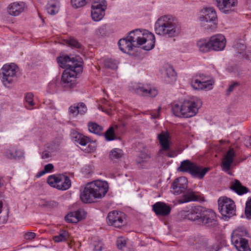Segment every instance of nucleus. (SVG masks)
Listing matches in <instances>:
<instances>
[{
	"instance_id": "nucleus-58",
	"label": "nucleus",
	"mask_w": 251,
	"mask_h": 251,
	"mask_svg": "<svg viewBox=\"0 0 251 251\" xmlns=\"http://www.w3.org/2000/svg\"><path fill=\"white\" fill-rule=\"evenodd\" d=\"M239 85V83L237 82H234L231 84L227 90V93H230L233 91L234 88Z\"/></svg>"
},
{
	"instance_id": "nucleus-39",
	"label": "nucleus",
	"mask_w": 251,
	"mask_h": 251,
	"mask_svg": "<svg viewBox=\"0 0 251 251\" xmlns=\"http://www.w3.org/2000/svg\"><path fill=\"white\" fill-rule=\"evenodd\" d=\"M33 95L31 93H27L25 96V99L26 104L25 106L29 110L33 109L32 106L35 104L33 101Z\"/></svg>"
},
{
	"instance_id": "nucleus-57",
	"label": "nucleus",
	"mask_w": 251,
	"mask_h": 251,
	"mask_svg": "<svg viewBox=\"0 0 251 251\" xmlns=\"http://www.w3.org/2000/svg\"><path fill=\"white\" fill-rule=\"evenodd\" d=\"M15 159L21 158L24 156V152L22 151L16 150L14 153Z\"/></svg>"
},
{
	"instance_id": "nucleus-48",
	"label": "nucleus",
	"mask_w": 251,
	"mask_h": 251,
	"mask_svg": "<svg viewBox=\"0 0 251 251\" xmlns=\"http://www.w3.org/2000/svg\"><path fill=\"white\" fill-rule=\"evenodd\" d=\"M67 43L71 47L76 49H81L82 45L75 39L70 38L67 40Z\"/></svg>"
},
{
	"instance_id": "nucleus-46",
	"label": "nucleus",
	"mask_w": 251,
	"mask_h": 251,
	"mask_svg": "<svg viewBox=\"0 0 251 251\" xmlns=\"http://www.w3.org/2000/svg\"><path fill=\"white\" fill-rule=\"evenodd\" d=\"M150 158V154L145 151H141L137 159V162L138 163H142L147 162Z\"/></svg>"
},
{
	"instance_id": "nucleus-14",
	"label": "nucleus",
	"mask_w": 251,
	"mask_h": 251,
	"mask_svg": "<svg viewBox=\"0 0 251 251\" xmlns=\"http://www.w3.org/2000/svg\"><path fill=\"white\" fill-rule=\"evenodd\" d=\"M124 213L121 212L113 211L108 213L107 222L109 226L120 228L124 225Z\"/></svg>"
},
{
	"instance_id": "nucleus-1",
	"label": "nucleus",
	"mask_w": 251,
	"mask_h": 251,
	"mask_svg": "<svg viewBox=\"0 0 251 251\" xmlns=\"http://www.w3.org/2000/svg\"><path fill=\"white\" fill-rule=\"evenodd\" d=\"M108 188V184L106 181L98 179L88 183L80 193V199L85 203L93 202L95 199L104 197Z\"/></svg>"
},
{
	"instance_id": "nucleus-36",
	"label": "nucleus",
	"mask_w": 251,
	"mask_h": 251,
	"mask_svg": "<svg viewBox=\"0 0 251 251\" xmlns=\"http://www.w3.org/2000/svg\"><path fill=\"white\" fill-rule=\"evenodd\" d=\"M88 127L90 132L98 135H100L103 130L102 126L95 122H89Z\"/></svg>"
},
{
	"instance_id": "nucleus-53",
	"label": "nucleus",
	"mask_w": 251,
	"mask_h": 251,
	"mask_svg": "<svg viewBox=\"0 0 251 251\" xmlns=\"http://www.w3.org/2000/svg\"><path fill=\"white\" fill-rule=\"evenodd\" d=\"M74 212L76 214L75 215L76 216L79 221L82 220L86 216V213L83 209H78Z\"/></svg>"
},
{
	"instance_id": "nucleus-30",
	"label": "nucleus",
	"mask_w": 251,
	"mask_h": 251,
	"mask_svg": "<svg viewBox=\"0 0 251 251\" xmlns=\"http://www.w3.org/2000/svg\"><path fill=\"white\" fill-rule=\"evenodd\" d=\"M198 200V198L194 192L188 191L183 195L181 199L178 200V202L183 203L192 201H196Z\"/></svg>"
},
{
	"instance_id": "nucleus-47",
	"label": "nucleus",
	"mask_w": 251,
	"mask_h": 251,
	"mask_svg": "<svg viewBox=\"0 0 251 251\" xmlns=\"http://www.w3.org/2000/svg\"><path fill=\"white\" fill-rule=\"evenodd\" d=\"M74 212H72L68 214L65 217L66 221L68 223H77L79 221L75 216Z\"/></svg>"
},
{
	"instance_id": "nucleus-13",
	"label": "nucleus",
	"mask_w": 251,
	"mask_h": 251,
	"mask_svg": "<svg viewBox=\"0 0 251 251\" xmlns=\"http://www.w3.org/2000/svg\"><path fill=\"white\" fill-rule=\"evenodd\" d=\"M131 89L137 94L143 96L154 97L158 94L156 89L142 84H135L132 86Z\"/></svg>"
},
{
	"instance_id": "nucleus-63",
	"label": "nucleus",
	"mask_w": 251,
	"mask_h": 251,
	"mask_svg": "<svg viewBox=\"0 0 251 251\" xmlns=\"http://www.w3.org/2000/svg\"><path fill=\"white\" fill-rule=\"evenodd\" d=\"M160 108H159L157 111H156V112H155L154 113H152L151 114V117L152 118H153V119L158 118L159 116V111H160Z\"/></svg>"
},
{
	"instance_id": "nucleus-38",
	"label": "nucleus",
	"mask_w": 251,
	"mask_h": 251,
	"mask_svg": "<svg viewBox=\"0 0 251 251\" xmlns=\"http://www.w3.org/2000/svg\"><path fill=\"white\" fill-rule=\"evenodd\" d=\"M107 7V4L105 0H94L92 8L102 9L105 10Z\"/></svg>"
},
{
	"instance_id": "nucleus-12",
	"label": "nucleus",
	"mask_w": 251,
	"mask_h": 251,
	"mask_svg": "<svg viewBox=\"0 0 251 251\" xmlns=\"http://www.w3.org/2000/svg\"><path fill=\"white\" fill-rule=\"evenodd\" d=\"M219 10L225 14L234 12L238 5V0H215Z\"/></svg>"
},
{
	"instance_id": "nucleus-44",
	"label": "nucleus",
	"mask_w": 251,
	"mask_h": 251,
	"mask_svg": "<svg viewBox=\"0 0 251 251\" xmlns=\"http://www.w3.org/2000/svg\"><path fill=\"white\" fill-rule=\"evenodd\" d=\"M247 232L243 227H239L233 230L231 236H238L240 238L245 237L247 235Z\"/></svg>"
},
{
	"instance_id": "nucleus-35",
	"label": "nucleus",
	"mask_w": 251,
	"mask_h": 251,
	"mask_svg": "<svg viewBox=\"0 0 251 251\" xmlns=\"http://www.w3.org/2000/svg\"><path fill=\"white\" fill-rule=\"evenodd\" d=\"M105 15V10L102 9H93L91 10V17L95 22L100 21Z\"/></svg>"
},
{
	"instance_id": "nucleus-40",
	"label": "nucleus",
	"mask_w": 251,
	"mask_h": 251,
	"mask_svg": "<svg viewBox=\"0 0 251 251\" xmlns=\"http://www.w3.org/2000/svg\"><path fill=\"white\" fill-rule=\"evenodd\" d=\"M59 175H52L50 176L47 179L48 183L52 187L57 189V185H58Z\"/></svg>"
},
{
	"instance_id": "nucleus-37",
	"label": "nucleus",
	"mask_w": 251,
	"mask_h": 251,
	"mask_svg": "<svg viewBox=\"0 0 251 251\" xmlns=\"http://www.w3.org/2000/svg\"><path fill=\"white\" fill-rule=\"evenodd\" d=\"M69 237V234L66 230H61L58 235L53 237L55 242H60L66 241Z\"/></svg>"
},
{
	"instance_id": "nucleus-24",
	"label": "nucleus",
	"mask_w": 251,
	"mask_h": 251,
	"mask_svg": "<svg viewBox=\"0 0 251 251\" xmlns=\"http://www.w3.org/2000/svg\"><path fill=\"white\" fill-rule=\"evenodd\" d=\"M71 136L75 144H79L81 146H85L90 142V139L89 137L76 131L73 130L71 132Z\"/></svg>"
},
{
	"instance_id": "nucleus-31",
	"label": "nucleus",
	"mask_w": 251,
	"mask_h": 251,
	"mask_svg": "<svg viewBox=\"0 0 251 251\" xmlns=\"http://www.w3.org/2000/svg\"><path fill=\"white\" fill-rule=\"evenodd\" d=\"M59 3L57 0H50L46 6V10L50 15H55L59 11Z\"/></svg>"
},
{
	"instance_id": "nucleus-49",
	"label": "nucleus",
	"mask_w": 251,
	"mask_h": 251,
	"mask_svg": "<svg viewBox=\"0 0 251 251\" xmlns=\"http://www.w3.org/2000/svg\"><path fill=\"white\" fill-rule=\"evenodd\" d=\"M72 5L75 8L84 6L86 4V0H71Z\"/></svg>"
},
{
	"instance_id": "nucleus-6",
	"label": "nucleus",
	"mask_w": 251,
	"mask_h": 251,
	"mask_svg": "<svg viewBox=\"0 0 251 251\" xmlns=\"http://www.w3.org/2000/svg\"><path fill=\"white\" fill-rule=\"evenodd\" d=\"M199 21L205 29H212L217 24L218 18L216 12L213 7H206L200 13Z\"/></svg>"
},
{
	"instance_id": "nucleus-32",
	"label": "nucleus",
	"mask_w": 251,
	"mask_h": 251,
	"mask_svg": "<svg viewBox=\"0 0 251 251\" xmlns=\"http://www.w3.org/2000/svg\"><path fill=\"white\" fill-rule=\"evenodd\" d=\"M197 45L201 52H207L211 50L210 39H201L198 41Z\"/></svg>"
},
{
	"instance_id": "nucleus-43",
	"label": "nucleus",
	"mask_w": 251,
	"mask_h": 251,
	"mask_svg": "<svg viewBox=\"0 0 251 251\" xmlns=\"http://www.w3.org/2000/svg\"><path fill=\"white\" fill-rule=\"evenodd\" d=\"M226 71L238 76L240 75L241 70L237 65H228L226 68Z\"/></svg>"
},
{
	"instance_id": "nucleus-7",
	"label": "nucleus",
	"mask_w": 251,
	"mask_h": 251,
	"mask_svg": "<svg viewBox=\"0 0 251 251\" xmlns=\"http://www.w3.org/2000/svg\"><path fill=\"white\" fill-rule=\"evenodd\" d=\"M19 71L18 66L14 63L6 64L0 70V77L4 86L13 83L17 78Z\"/></svg>"
},
{
	"instance_id": "nucleus-56",
	"label": "nucleus",
	"mask_w": 251,
	"mask_h": 251,
	"mask_svg": "<svg viewBox=\"0 0 251 251\" xmlns=\"http://www.w3.org/2000/svg\"><path fill=\"white\" fill-rule=\"evenodd\" d=\"M36 236V234L34 232H29L25 233L24 235V238L26 240H31L33 239Z\"/></svg>"
},
{
	"instance_id": "nucleus-52",
	"label": "nucleus",
	"mask_w": 251,
	"mask_h": 251,
	"mask_svg": "<svg viewBox=\"0 0 251 251\" xmlns=\"http://www.w3.org/2000/svg\"><path fill=\"white\" fill-rule=\"evenodd\" d=\"M94 251H101L103 249V243L99 240L94 242Z\"/></svg>"
},
{
	"instance_id": "nucleus-64",
	"label": "nucleus",
	"mask_w": 251,
	"mask_h": 251,
	"mask_svg": "<svg viewBox=\"0 0 251 251\" xmlns=\"http://www.w3.org/2000/svg\"><path fill=\"white\" fill-rule=\"evenodd\" d=\"M98 108H99V109H100V110H101V111H103V112H105V113H106L108 115H110V112H109L108 111H107V110H106V109H105V108H104L102 106H101V105H99V106H98Z\"/></svg>"
},
{
	"instance_id": "nucleus-34",
	"label": "nucleus",
	"mask_w": 251,
	"mask_h": 251,
	"mask_svg": "<svg viewBox=\"0 0 251 251\" xmlns=\"http://www.w3.org/2000/svg\"><path fill=\"white\" fill-rule=\"evenodd\" d=\"M233 48L235 51V55L238 56L244 52L246 47L243 41H237L234 42Z\"/></svg>"
},
{
	"instance_id": "nucleus-54",
	"label": "nucleus",
	"mask_w": 251,
	"mask_h": 251,
	"mask_svg": "<svg viewBox=\"0 0 251 251\" xmlns=\"http://www.w3.org/2000/svg\"><path fill=\"white\" fill-rule=\"evenodd\" d=\"M126 241L123 237H119L117 240V246L120 249H122L126 246Z\"/></svg>"
},
{
	"instance_id": "nucleus-21",
	"label": "nucleus",
	"mask_w": 251,
	"mask_h": 251,
	"mask_svg": "<svg viewBox=\"0 0 251 251\" xmlns=\"http://www.w3.org/2000/svg\"><path fill=\"white\" fill-rule=\"evenodd\" d=\"M231 242L238 251H251L248 241L243 237L231 236Z\"/></svg>"
},
{
	"instance_id": "nucleus-50",
	"label": "nucleus",
	"mask_w": 251,
	"mask_h": 251,
	"mask_svg": "<svg viewBox=\"0 0 251 251\" xmlns=\"http://www.w3.org/2000/svg\"><path fill=\"white\" fill-rule=\"evenodd\" d=\"M245 214L248 219H251V198L246 203Z\"/></svg>"
},
{
	"instance_id": "nucleus-41",
	"label": "nucleus",
	"mask_w": 251,
	"mask_h": 251,
	"mask_svg": "<svg viewBox=\"0 0 251 251\" xmlns=\"http://www.w3.org/2000/svg\"><path fill=\"white\" fill-rule=\"evenodd\" d=\"M104 64L106 68L112 70H116L118 68L117 61L111 58H108L105 60Z\"/></svg>"
},
{
	"instance_id": "nucleus-27",
	"label": "nucleus",
	"mask_w": 251,
	"mask_h": 251,
	"mask_svg": "<svg viewBox=\"0 0 251 251\" xmlns=\"http://www.w3.org/2000/svg\"><path fill=\"white\" fill-rule=\"evenodd\" d=\"M118 45L120 50L125 53H128L134 48L130 40L128 39L127 36L121 39L118 42Z\"/></svg>"
},
{
	"instance_id": "nucleus-42",
	"label": "nucleus",
	"mask_w": 251,
	"mask_h": 251,
	"mask_svg": "<svg viewBox=\"0 0 251 251\" xmlns=\"http://www.w3.org/2000/svg\"><path fill=\"white\" fill-rule=\"evenodd\" d=\"M104 136L106 140L108 141H113L117 138L115 134L114 127H110L104 133Z\"/></svg>"
},
{
	"instance_id": "nucleus-59",
	"label": "nucleus",
	"mask_w": 251,
	"mask_h": 251,
	"mask_svg": "<svg viewBox=\"0 0 251 251\" xmlns=\"http://www.w3.org/2000/svg\"><path fill=\"white\" fill-rule=\"evenodd\" d=\"M2 208V202L0 200V213L1 212ZM7 220V216H6L3 218H1V217H0V224L4 223L5 222H6Z\"/></svg>"
},
{
	"instance_id": "nucleus-62",
	"label": "nucleus",
	"mask_w": 251,
	"mask_h": 251,
	"mask_svg": "<svg viewBox=\"0 0 251 251\" xmlns=\"http://www.w3.org/2000/svg\"><path fill=\"white\" fill-rule=\"evenodd\" d=\"M243 57L245 58L246 59L249 60L251 58V52L248 51L244 53V52L241 54Z\"/></svg>"
},
{
	"instance_id": "nucleus-5",
	"label": "nucleus",
	"mask_w": 251,
	"mask_h": 251,
	"mask_svg": "<svg viewBox=\"0 0 251 251\" xmlns=\"http://www.w3.org/2000/svg\"><path fill=\"white\" fill-rule=\"evenodd\" d=\"M69 68L63 72L61 84L63 87L72 88L75 85V81L78 73L82 70V64H70Z\"/></svg>"
},
{
	"instance_id": "nucleus-29",
	"label": "nucleus",
	"mask_w": 251,
	"mask_h": 251,
	"mask_svg": "<svg viewBox=\"0 0 251 251\" xmlns=\"http://www.w3.org/2000/svg\"><path fill=\"white\" fill-rule=\"evenodd\" d=\"M176 75L175 70L172 66L167 67L165 70L164 81L166 83H172L176 80Z\"/></svg>"
},
{
	"instance_id": "nucleus-51",
	"label": "nucleus",
	"mask_w": 251,
	"mask_h": 251,
	"mask_svg": "<svg viewBox=\"0 0 251 251\" xmlns=\"http://www.w3.org/2000/svg\"><path fill=\"white\" fill-rule=\"evenodd\" d=\"M53 165L52 164H48L45 166L44 170L40 172L39 176L44 175L47 173L51 172L53 169Z\"/></svg>"
},
{
	"instance_id": "nucleus-55",
	"label": "nucleus",
	"mask_w": 251,
	"mask_h": 251,
	"mask_svg": "<svg viewBox=\"0 0 251 251\" xmlns=\"http://www.w3.org/2000/svg\"><path fill=\"white\" fill-rule=\"evenodd\" d=\"M16 149L14 148L7 150L5 152V156L9 159H15L14 153Z\"/></svg>"
},
{
	"instance_id": "nucleus-18",
	"label": "nucleus",
	"mask_w": 251,
	"mask_h": 251,
	"mask_svg": "<svg viewBox=\"0 0 251 251\" xmlns=\"http://www.w3.org/2000/svg\"><path fill=\"white\" fill-rule=\"evenodd\" d=\"M57 62L59 66L62 68H69L70 64H81L82 59L79 56L70 58L68 56H59L57 58Z\"/></svg>"
},
{
	"instance_id": "nucleus-61",
	"label": "nucleus",
	"mask_w": 251,
	"mask_h": 251,
	"mask_svg": "<svg viewBox=\"0 0 251 251\" xmlns=\"http://www.w3.org/2000/svg\"><path fill=\"white\" fill-rule=\"evenodd\" d=\"M51 156L50 152L48 151H43L42 153V159H48Z\"/></svg>"
},
{
	"instance_id": "nucleus-22",
	"label": "nucleus",
	"mask_w": 251,
	"mask_h": 251,
	"mask_svg": "<svg viewBox=\"0 0 251 251\" xmlns=\"http://www.w3.org/2000/svg\"><path fill=\"white\" fill-rule=\"evenodd\" d=\"M152 209L156 215L166 216L170 214L171 208L166 203L158 201L152 205Z\"/></svg>"
},
{
	"instance_id": "nucleus-33",
	"label": "nucleus",
	"mask_w": 251,
	"mask_h": 251,
	"mask_svg": "<svg viewBox=\"0 0 251 251\" xmlns=\"http://www.w3.org/2000/svg\"><path fill=\"white\" fill-rule=\"evenodd\" d=\"M194 163L189 160H185L182 161L178 170L182 172H188L190 173Z\"/></svg>"
},
{
	"instance_id": "nucleus-60",
	"label": "nucleus",
	"mask_w": 251,
	"mask_h": 251,
	"mask_svg": "<svg viewBox=\"0 0 251 251\" xmlns=\"http://www.w3.org/2000/svg\"><path fill=\"white\" fill-rule=\"evenodd\" d=\"M203 241L204 242L203 245L205 247L209 249L210 251H213V250H214V248L213 247V246L211 245L209 246V247L208 246L209 244L207 239L204 238L203 239Z\"/></svg>"
},
{
	"instance_id": "nucleus-26",
	"label": "nucleus",
	"mask_w": 251,
	"mask_h": 251,
	"mask_svg": "<svg viewBox=\"0 0 251 251\" xmlns=\"http://www.w3.org/2000/svg\"><path fill=\"white\" fill-rule=\"evenodd\" d=\"M58 185L57 189L60 190H66L71 186V181L69 176L59 174Z\"/></svg>"
},
{
	"instance_id": "nucleus-2",
	"label": "nucleus",
	"mask_w": 251,
	"mask_h": 251,
	"mask_svg": "<svg viewBox=\"0 0 251 251\" xmlns=\"http://www.w3.org/2000/svg\"><path fill=\"white\" fill-rule=\"evenodd\" d=\"M154 29L158 35L173 37L178 35L181 27L173 16L168 15L158 19L154 25Z\"/></svg>"
},
{
	"instance_id": "nucleus-8",
	"label": "nucleus",
	"mask_w": 251,
	"mask_h": 251,
	"mask_svg": "<svg viewBox=\"0 0 251 251\" xmlns=\"http://www.w3.org/2000/svg\"><path fill=\"white\" fill-rule=\"evenodd\" d=\"M220 212L226 218H229L235 214V205L234 201L226 197H221L218 200Z\"/></svg>"
},
{
	"instance_id": "nucleus-4",
	"label": "nucleus",
	"mask_w": 251,
	"mask_h": 251,
	"mask_svg": "<svg viewBox=\"0 0 251 251\" xmlns=\"http://www.w3.org/2000/svg\"><path fill=\"white\" fill-rule=\"evenodd\" d=\"M201 106V102L198 100H185L181 105L175 104L172 107V111L176 117L190 118L197 114Z\"/></svg>"
},
{
	"instance_id": "nucleus-16",
	"label": "nucleus",
	"mask_w": 251,
	"mask_h": 251,
	"mask_svg": "<svg viewBox=\"0 0 251 251\" xmlns=\"http://www.w3.org/2000/svg\"><path fill=\"white\" fill-rule=\"evenodd\" d=\"M211 50L215 51L223 50L226 45V39L222 34H217L210 38Z\"/></svg>"
},
{
	"instance_id": "nucleus-20",
	"label": "nucleus",
	"mask_w": 251,
	"mask_h": 251,
	"mask_svg": "<svg viewBox=\"0 0 251 251\" xmlns=\"http://www.w3.org/2000/svg\"><path fill=\"white\" fill-rule=\"evenodd\" d=\"M25 4L23 1H16L10 3L7 8L8 13L13 16H17L25 10Z\"/></svg>"
},
{
	"instance_id": "nucleus-25",
	"label": "nucleus",
	"mask_w": 251,
	"mask_h": 251,
	"mask_svg": "<svg viewBox=\"0 0 251 251\" xmlns=\"http://www.w3.org/2000/svg\"><path fill=\"white\" fill-rule=\"evenodd\" d=\"M209 170V168L205 167L202 168L194 163L190 174L195 177L202 179Z\"/></svg>"
},
{
	"instance_id": "nucleus-23",
	"label": "nucleus",
	"mask_w": 251,
	"mask_h": 251,
	"mask_svg": "<svg viewBox=\"0 0 251 251\" xmlns=\"http://www.w3.org/2000/svg\"><path fill=\"white\" fill-rule=\"evenodd\" d=\"M87 111V108L83 102L74 104L69 109L70 115L72 117H76L78 114L84 115Z\"/></svg>"
},
{
	"instance_id": "nucleus-45",
	"label": "nucleus",
	"mask_w": 251,
	"mask_h": 251,
	"mask_svg": "<svg viewBox=\"0 0 251 251\" xmlns=\"http://www.w3.org/2000/svg\"><path fill=\"white\" fill-rule=\"evenodd\" d=\"M123 155V151L121 149L115 148L113 149L110 153V158L113 160L118 159L121 157Z\"/></svg>"
},
{
	"instance_id": "nucleus-17",
	"label": "nucleus",
	"mask_w": 251,
	"mask_h": 251,
	"mask_svg": "<svg viewBox=\"0 0 251 251\" xmlns=\"http://www.w3.org/2000/svg\"><path fill=\"white\" fill-rule=\"evenodd\" d=\"M202 217L203 221H201V224L210 227H214L218 225L217 215L213 210L205 209Z\"/></svg>"
},
{
	"instance_id": "nucleus-3",
	"label": "nucleus",
	"mask_w": 251,
	"mask_h": 251,
	"mask_svg": "<svg viewBox=\"0 0 251 251\" xmlns=\"http://www.w3.org/2000/svg\"><path fill=\"white\" fill-rule=\"evenodd\" d=\"M127 37L134 48L145 44L143 49L146 50H150L154 47L155 36L153 34L148 30L142 31L140 29H135L130 31Z\"/></svg>"
},
{
	"instance_id": "nucleus-9",
	"label": "nucleus",
	"mask_w": 251,
	"mask_h": 251,
	"mask_svg": "<svg viewBox=\"0 0 251 251\" xmlns=\"http://www.w3.org/2000/svg\"><path fill=\"white\" fill-rule=\"evenodd\" d=\"M191 84L196 90H209L212 89L213 82L203 74L196 75L191 79Z\"/></svg>"
},
{
	"instance_id": "nucleus-28",
	"label": "nucleus",
	"mask_w": 251,
	"mask_h": 251,
	"mask_svg": "<svg viewBox=\"0 0 251 251\" xmlns=\"http://www.w3.org/2000/svg\"><path fill=\"white\" fill-rule=\"evenodd\" d=\"M230 188L239 195H242L249 192L248 188L243 186L241 182L237 179L232 181Z\"/></svg>"
},
{
	"instance_id": "nucleus-19",
	"label": "nucleus",
	"mask_w": 251,
	"mask_h": 251,
	"mask_svg": "<svg viewBox=\"0 0 251 251\" xmlns=\"http://www.w3.org/2000/svg\"><path fill=\"white\" fill-rule=\"evenodd\" d=\"M235 156V154L233 149L230 148L227 151L222 160L221 167L223 171L230 175L231 174L230 173L231 165L233 161Z\"/></svg>"
},
{
	"instance_id": "nucleus-10",
	"label": "nucleus",
	"mask_w": 251,
	"mask_h": 251,
	"mask_svg": "<svg viewBox=\"0 0 251 251\" xmlns=\"http://www.w3.org/2000/svg\"><path fill=\"white\" fill-rule=\"evenodd\" d=\"M205 211L202 207L200 206L192 207L188 210L181 211L180 214L184 218L191 221H196L199 224H201L202 220V216Z\"/></svg>"
},
{
	"instance_id": "nucleus-11",
	"label": "nucleus",
	"mask_w": 251,
	"mask_h": 251,
	"mask_svg": "<svg viewBox=\"0 0 251 251\" xmlns=\"http://www.w3.org/2000/svg\"><path fill=\"white\" fill-rule=\"evenodd\" d=\"M169 138L170 136L168 132H162L158 135V139L161 147L158 152V156L166 155L170 157H173L174 156L172 154L167 152L170 149Z\"/></svg>"
},
{
	"instance_id": "nucleus-15",
	"label": "nucleus",
	"mask_w": 251,
	"mask_h": 251,
	"mask_svg": "<svg viewBox=\"0 0 251 251\" xmlns=\"http://www.w3.org/2000/svg\"><path fill=\"white\" fill-rule=\"evenodd\" d=\"M187 178L184 176L176 179L172 184L171 191L176 195L180 194L187 189Z\"/></svg>"
}]
</instances>
